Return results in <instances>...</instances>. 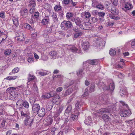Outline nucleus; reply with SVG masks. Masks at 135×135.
I'll return each instance as SVG.
<instances>
[{
	"label": "nucleus",
	"mask_w": 135,
	"mask_h": 135,
	"mask_svg": "<svg viewBox=\"0 0 135 135\" xmlns=\"http://www.w3.org/2000/svg\"><path fill=\"white\" fill-rule=\"evenodd\" d=\"M52 19L55 21H57V18L55 13H53L52 14Z\"/></svg>",
	"instance_id": "53"
},
{
	"label": "nucleus",
	"mask_w": 135,
	"mask_h": 135,
	"mask_svg": "<svg viewBox=\"0 0 135 135\" xmlns=\"http://www.w3.org/2000/svg\"><path fill=\"white\" fill-rule=\"evenodd\" d=\"M84 123L85 124L88 125H91L92 124L91 117L89 116L84 121Z\"/></svg>",
	"instance_id": "19"
},
{
	"label": "nucleus",
	"mask_w": 135,
	"mask_h": 135,
	"mask_svg": "<svg viewBox=\"0 0 135 135\" xmlns=\"http://www.w3.org/2000/svg\"><path fill=\"white\" fill-rule=\"evenodd\" d=\"M98 20L97 18L94 17H91L89 19V22L90 23H93L96 22Z\"/></svg>",
	"instance_id": "28"
},
{
	"label": "nucleus",
	"mask_w": 135,
	"mask_h": 135,
	"mask_svg": "<svg viewBox=\"0 0 135 135\" xmlns=\"http://www.w3.org/2000/svg\"><path fill=\"white\" fill-rule=\"evenodd\" d=\"M12 20L14 25L16 26L18 25V18L13 17L12 18Z\"/></svg>",
	"instance_id": "25"
},
{
	"label": "nucleus",
	"mask_w": 135,
	"mask_h": 135,
	"mask_svg": "<svg viewBox=\"0 0 135 135\" xmlns=\"http://www.w3.org/2000/svg\"><path fill=\"white\" fill-rule=\"evenodd\" d=\"M8 33L6 30H0V42L4 41L7 37Z\"/></svg>",
	"instance_id": "5"
},
{
	"label": "nucleus",
	"mask_w": 135,
	"mask_h": 135,
	"mask_svg": "<svg viewBox=\"0 0 135 135\" xmlns=\"http://www.w3.org/2000/svg\"><path fill=\"white\" fill-rule=\"evenodd\" d=\"M39 13L38 12H35L34 15L32 16L35 17V18H37L39 17Z\"/></svg>",
	"instance_id": "63"
},
{
	"label": "nucleus",
	"mask_w": 135,
	"mask_h": 135,
	"mask_svg": "<svg viewBox=\"0 0 135 135\" xmlns=\"http://www.w3.org/2000/svg\"><path fill=\"white\" fill-rule=\"evenodd\" d=\"M11 53V51L10 50H6L5 51L4 54L6 55H9Z\"/></svg>",
	"instance_id": "55"
},
{
	"label": "nucleus",
	"mask_w": 135,
	"mask_h": 135,
	"mask_svg": "<svg viewBox=\"0 0 135 135\" xmlns=\"http://www.w3.org/2000/svg\"><path fill=\"white\" fill-rule=\"evenodd\" d=\"M72 110V106L71 105H69L66 108L65 111V114H69L70 113Z\"/></svg>",
	"instance_id": "22"
},
{
	"label": "nucleus",
	"mask_w": 135,
	"mask_h": 135,
	"mask_svg": "<svg viewBox=\"0 0 135 135\" xmlns=\"http://www.w3.org/2000/svg\"><path fill=\"white\" fill-rule=\"evenodd\" d=\"M19 71V69L18 67L15 68L12 70V72L9 74V75H12L13 73H16L18 72Z\"/></svg>",
	"instance_id": "36"
},
{
	"label": "nucleus",
	"mask_w": 135,
	"mask_h": 135,
	"mask_svg": "<svg viewBox=\"0 0 135 135\" xmlns=\"http://www.w3.org/2000/svg\"><path fill=\"white\" fill-rule=\"evenodd\" d=\"M24 26L26 29L30 30L31 31L33 29L32 27L28 23H25Z\"/></svg>",
	"instance_id": "37"
},
{
	"label": "nucleus",
	"mask_w": 135,
	"mask_h": 135,
	"mask_svg": "<svg viewBox=\"0 0 135 135\" xmlns=\"http://www.w3.org/2000/svg\"><path fill=\"white\" fill-rule=\"evenodd\" d=\"M127 43H129L132 47L135 48V38L128 42Z\"/></svg>",
	"instance_id": "31"
},
{
	"label": "nucleus",
	"mask_w": 135,
	"mask_h": 135,
	"mask_svg": "<svg viewBox=\"0 0 135 135\" xmlns=\"http://www.w3.org/2000/svg\"><path fill=\"white\" fill-rule=\"evenodd\" d=\"M84 16L86 18H88L91 16V14L88 12H84Z\"/></svg>",
	"instance_id": "41"
},
{
	"label": "nucleus",
	"mask_w": 135,
	"mask_h": 135,
	"mask_svg": "<svg viewBox=\"0 0 135 135\" xmlns=\"http://www.w3.org/2000/svg\"><path fill=\"white\" fill-rule=\"evenodd\" d=\"M74 21L75 23L78 26H80L81 23V19L79 18L78 17L77 18L75 19H74Z\"/></svg>",
	"instance_id": "24"
},
{
	"label": "nucleus",
	"mask_w": 135,
	"mask_h": 135,
	"mask_svg": "<svg viewBox=\"0 0 135 135\" xmlns=\"http://www.w3.org/2000/svg\"><path fill=\"white\" fill-rule=\"evenodd\" d=\"M70 0H64L63 2L65 4H70Z\"/></svg>",
	"instance_id": "62"
},
{
	"label": "nucleus",
	"mask_w": 135,
	"mask_h": 135,
	"mask_svg": "<svg viewBox=\"0 0 135 135\" xmlns=\"http://www.w3.org/2000/svg\"><path fill=\"white\" fill-rule=\"evenodd\" d=\"M6 121L3 120L1 123V125L0 126V128L4 129V126Z\"/></svg>",
	"instance_id": "51"
},
{
	"label": "nucleus",
	"mask_w": 135,
	"mask_h": 135,
	"mask_svg": "<svg viewBox=\"0 0 135 135\" xmlns=\"http://www.w3.org/2000/svg\"><path fill=\"white\" fill-rule=\"evenodd\" d=\"M54 117L55 120L56 121V123H59V121L60 119L59 117Z\"/></svg>",
	"instance_id": "60"
},
{
	"label": "nucleus",
	"mask_w": 135,
	"mask_h": 135,
	"mask_svg": "<svg viewBox=\"0 0 135 135\" xmlns=\"http://www.w3.org/2000/svg\"><path fill=\"white\" fill-rule=\"evenodd\" d=\"M28 1L30 4L28 5V6L32 7L29 11L30 13H32L34 12L35 10L34 7L36 5L35 1V0H29Z\"/></svg>",
	"instance_id": "7"
},
{
	"label": "nucleus",
	"mask_w": 135,
	"mask_h": 135,
	"mask_svg": "<svg viewBox=\"0 0 135 135\" xmlns=\"http://www.w3.org/2000/svg\"><path fill=\"white\" fill-rule=\"evenodd\" d=\"M99 62V60H89L84 62L83 65L84 66L88 65L89 64H90L92 65H96Z\"/></svg>",
	"instance_id": "4"
},
{
	"label": "nucleus",
	"mask_w": 135,
	"mask_h": 135,
	"mask_svg": "<svg viewBox=\"0 0 135 135\" xmlns=\"http://www.w3.org/2000/svg\"><path fill=\"white\" fill-rule=\"evenodd\" d=\"M103 119L105 121H108L109 120L110 117L106 115H104L102 117Z\"/></svg>",
	"instance_id": "43"
},
{
	"label": "nucleus",
	"mask_w": 135,
	"mask_h": 135,
	"mask_svg": "<svg viewBox=\"0 0 135 135\" xmlns=\"http://www.w3.org/2000/svg\"><path fill=\"white\" fill-rule=\"evenodd\" d=\"M38 115L40 117H43L45 114V110L44 108L40 109L37 112Z\"/></svg>",
	"instance_id": "14"
},
{
	"label": "nucleus",
	"mask_w": 135,
	"mask_h": 135,
	"mask_svg": "<svg viewBox=\"0 0 135 135\" xmlns=\"http://www.w3.org/2000/svg\"><path fill=\"white\" fill-rule=\"evenodd\" d=\"M22 105L23 107L26 108H28L29 107V104L27 102L25 101L23 102L22 104Z\"/></svg>",
	"instance_id": "38"
},
{
	"label": "nucleus",
	"mask_w": 135,
	"mask_h": 135,
	"mask_svg": "<svg viewBox=\"0 0 135 135\" xmlns=\"http://www.w3.org/2000/svg\"><path fill=\"white\" fill-rule=\"evenodd\" d=\"M80 103L78 101H77L75 104V109L77 110H78L80 108Z\"/></svg>",
	"instance_id": "48"
},
{
	"label": "nucleus",
	"mask_w": 135,
	"mask_h": 135,
	"mask_svg": "<svg viewBox=\"0 0 135 135\" xmlns=\"http://www.w3.org/2000/svg\"><path fill=\"white\" fill-rule=\"evenodd\" d=\"M20 13L22 18H27L28 16V10L27 9L25 8L21 10L20 11Z\"/></svg>",
	"instance_id": "10"
},
{
	"label": "nucleus",
	"mask_w": 135,
	"mask_h": 135,
	"mask_svg": "<svg viewBox=\"0 0 135 135\" xmlns=\"http://www.w3.org/2000/svg\"><path fill=\"white\" fill-rule=\"evenodd\" d=\"M82 48L84 51L88 50L89 47V42L88 41H85L82 43Z\"/></svg>",
	"instance_id": "15"
},
{
	"label": "nucleus",
	"mask_w": 135,
	"mask_h": 135,
	"mask_svg": "<svg viewBox=\"0 0 135 135\" xmlns=\"http://www.w3.org/2000/svg\"><path fill=\"white\" fill-rule=\"evenodd\" d=\"M21 113L22 116L26 117H29L30 114L29 112L28 111L26 112L25 111L24 112L23 111H21Z\"/></svg>",
	"instance_id": "29"
},
{
	"label": "nucleus",
	"mask_w": 135,
	"mask_h": 135,
	"mask_svg": "<svg viewBox=\"0 0 135 135\" xmlns=\"http://www.w3.org/2000/svg\"><path fill=\"white\" fill-rule=\"evenodd\" d=\"M114 83L113 82L111 83L109 85V89L111 91L114 90Z\"/></svg>",
	"instance_id": "40"
},
{
	"label": "nucleus",
	"mask_w": 135,
	"mask_h": 135,
	"mask_svg": "<svg viewBox=\"0 0 135 135\" xmlns=\"http://www.w3.org/2000/svg\"><path fill=\"white\" fill-rule=\"evenodd\" d=\"M33 118L32 117L30 116L26 117L24 120V123L27 126L31 127L32 124Z\"/></svg>",
	"instance_id": "6"
},
{
	"label": "nucleus",
	"mask_w": 135,
	"mask_h": 135,
	"mask_svg": "<svg viewBox=\"0 0 135 135\" xmlns=\"http://www.w3.org/2000/svg\"><path fill=\"white\" fill-rule=\"evenodd\" d=\"M36 73L41 76L46 75L47 74V72L46 71H41L40 70H38L36 72Z\"/></svg>",
	"instance_id": "21"
},
{
	"label": "nucleus",
	"mask_w": 135,
	"mask_h": 135,
	"mask_svg": "<svg viewBox=\"0 0 135 135\" xmlns=\"http://www.w3.org/2000/svg\"><path fill=\"white\" fill-rule=\"evenodd\" d=\"M118 77L120 79H122L123 78L124 76L123 74L120 73H119L118 74Z\"/></svg>",
	"instance_id": "64"
},
{
	"label": "nucleus",
	"mask_w": 135,
	"mask_h": 135,
	"mask_svg": "<svg viewBox=\"0 0 135 135\" xmlns=\"http://www.w3.org/2000/svg\"><path fill=\"white\" fill-rule=\"evenodd\" d=\"M57 53L55 50H52L49 53V55L51 56L52 58L55 59L57 57Z\"/></svg>",
	"instance_id": "17"
},
{
	"label": "nucleus",
	"mask_w": 135,
	"mask_h": 135,
	"mask_svg": "<svg viewBox=\"0 0 135 135\" xmlns=\"http://www.w3.org/2000/svg\"><path fill=\"white\" fill-rule=\"evenodd\" d=\"M112 107L109 106L108 109L105 108H102L99 110L98 112L100 114H102L103 113H110L112 112L113 109L111 108Z\"/></svg>",
	"instance_id": "9"
},
{
	"label": "nucleus",
	"mask_w": 135,
	"mask_h": 135,
	"mask_svg": "<svg viewBox=\"0 0 135 135\" xmlns=\"http://www.w3.org/2000/svg\"><path fill=\"white\" fill-rule=\"evenodd\" d=\"M73 26L71 22L69 21H64L61 24V27L62 29L65 30V28H71Z\"/></svg>",
	"instance_id": "3"
},
{
	"label": "nucleus",
	"mask_w": 135,
	"mask_h": 135,
	"mask_svg": "<svg viewBox=\"0 0 135 135\" xmlns=\"http://www.w3.org/2000/svg\"><path fill=\"white\" fill-rule=\"evenodd\" d=\"M13 88H8L7 89V90L9 89V90H10V91H11V93L9 94V99L10 100L14 101L16 100L18 95V93L16 90L15 91H12Z\"/></svg>",
	"instance_id": "2"
},
{
	"label": "nucleus",
	"mask_w": 135,
	"mask_h": 135,
	"mask_svg": "<svg viewBox=\"0 0 135 135\" xmlns=\"http://www.w3.org/2000/svg\"><path fill=\"white\" fill-rule=\"evenodd\" d=\"M69 50L73 52H75L78 50V49L74 46H71Z\"/></svg>",
	"instance_id": "30"
},
{
	"label": "nucleus",
	"mask_w": 135,
	"mask_h": 135,
	"mask_svg": "<svg viewBox=\"0 0 135 135\" xmlns=\"http://www.w3.org/2000/svg\"><path fill=\"white\" fill-rule=\"evenodd\" d=\"M83 70L81 69H79L77 72V74L79 76L81 77H82V73Z\"/></svg>",
	"instance_id": "50"
},
{
	"label": "nucleus",
	"mask_w": 135,
	"mask_h": 135,
	"mask_svg": "<svg viewBox=\"0 0 135 135\" xmlns=\"http://www.w3.org/2000/svg\"><path fill=\"white\" fill-rule=\"evenodd\" d=\"M73 90L72 88H69L67 90L65 94V95H68L70 94L72 92Z\"/></svg>",
	"instance_id": "33"
},
{
	"label": "nucleus",
	"mask_w": 135,
	"mask_h": 135,
	"mask_svg": "<svg viewBox=\"0 0 135 135\" xmlns=\"http://www.w3.org/2000/svg\"><path fill=\"white\" fill-rule=\"evenodd\" d=\"M131 113V112L130 110H124L121 111L120 115L122 117H126L130 115Z\"/></svg>",
	"instance_id": "12"
},
{
	"label": "nucleus",
	"mask_w": 135,
	"mask_h": 135,
	"mask_svg": "<svg viewBox=\"0 0 135 135\" xmlns=\"http://www.w3.org/2000/svg\"><path fill=\"white\" fill-rule=\"evenodd\" d=\"M99 12L97 10H93L92 12V14L93 15H98Z\"/></svg>",
	"instance_id": "61"
},
{
	"label": "nucleus",
	"mask_w": 135,
	"mask_h": 135,
	"mask_svg": "<svg viewBox=\"0 0 135 135\" xmlns=\"http://www.w3.org/2000/svg\"><path fill=\"white\" fill-rule=\"evenodd\" d=\"M46 120H47V124L50 125L52 123L53 121V119L50 117H48L47 118Z\"/></svg>",
	"instance_id": "46"
},
{
	"label": "nucleus",
	"mask_w": 135,
	"mask_h": 135,
	"mask_svg": "<svg viewBox=\"0 0 135 135\" xmlns=\"http://www.w3.org/2000/svg\"><path fill=\"white\" fill-rule=\"evenodd\" d=\"M4 109L3 106V105H0V115H2L3 114Z\"/></svg>",
	"instance_id": "56"
},
{
	"label": "nucleus",
	"mask_w": 135,
	"mask_h": 135,
	"mask_svg": "<svg viewBox=\"0 0 135 135\" xmlns=\"http://www.w3.org/2000/svg\"><path fill=\"white\" fill-rule=\"evenodd\" d=\"M110 11L112 13L115 15H117L118 13V9H116L114 7L112 8Z\"/></svg>",
	"instance_id": "27"
},
{
	"label": "nucleus",
	"mask_w": 135,
	"mask_h": 135,
	"mask_svg": "<svg viewBox=\"0 0 135 135\" xmlns=\"http://www.w3.org/2000/svg\"><path fill=\"white\" fill-rule=\"evenodd\" d=\"M103 43L105 44V42L100 39V38H97L96 40L95 41L93 45L94 46L98 47L101 46H104L103 45Z\"/></svg>",
	"instance_id": "8"
},
{
	"label": "nucleus",
	"mask_w": 135,
	"mask_h": 135,
	"mask_svg": "<svg viewBox=\"0 0 135 135\" xmlns=\"http://www.w3.org/2000/svg\"><path fill=\"white\" fill-rule=\"evenodd\" d=\"M63 107L62 106H60L55 112L54 117H58L63 110Z\"/></svg>",
	"instance_id": "16"
},
{
	"label": "nucleus",
	"mask_w": 135,
	"mask_h": 135,
	"mask_svg": "<svg viewBox=\"0 0 135 135\" xmlns=\"http://www.w3.org/2000/svg\"><path fill=\"white\" fill-rule=\"evenodd\" d=\"M105 15V13L103 12H99L98 15L99 17H103Z\"/></svg>",
	"instance_id": "59"
},
{
	"label": "nucleus",
	"mask_w": 135,
	"mask_h": 135,
	"mask_svg": "<svg viewBox=\"0 0 135 135\" xmlns=\"http://www.w3.org/2000/svg\"><path fill=\"white\" fill-rule=\"evenodd\" d=\"M127 91L126 88H122L120 89V93L121 96H123L124 95H126Z\"/></svg>",
	"instance_id": "23"
},
{
	"label": "nucleus",
	"mask_w": 135,
	"mask_h": 135,
	"mask_svg": "<svg viewBox=\"0 0 135 135\" xmlns=\"http://www.w3.org/2000/svg\"><path fill=\"white\" fill-rule=\"evenodd\" d=\"M73 14L72 13H67L66 17L68 19H70L73 17Z\"/></svg>",
	"instance_id": "44"
},
{
	"label": "nucleus",
	"mask_w": 135,
	"mask_h": 135,
	"mask_svg": "<svg viewBox=\"0 0 135 135\" xmlns=\"http://www.w3.org/2000/svg\"><path fill=\"white\" fill-rule=\"evenodd\" d=\"M120 3L123 6H122L121 8L125 11L130 9L132 7V4H131L126 2L124 0H122Z\"/></svg>",
	"instance_id": "1"
},
{
	"label": "nucleus",
	"mask_w": 135,
	"mask_h": 135,
	"mask_svg": "<svg viewBox=\"0 0 135 135\" xmlns=\"http://www.w3.org/2000/svg\"><path fill=\"white\" fill-rule=\"evenodd\" d=\"M70 119L74 121L76 120L78 118V116L74 114H71L70 116Z\"/></svg>",
	"instance_id": "34"
},
{
	"label": "nucleus",
	"mask_w": 135,
	"mask_h": 135,
	"mask_svg": "<svg viewBox=\"0 0 135 135\" xmlns=\"http://www.w3.org/2000/svg\"><path fill=\"white\" fill-rule=\"evenodd\" d=\"M73 83V81H70V83H67L64 85V87L65 88H67L69 86L71 85Z\"/></svg>",
	"instance_id": "52"
},
{
	"label": "nucleus",
	"mask_w": 135,
	"mask_h": 135,
	"mask_svg": "<svg viewBox=\"0 0 135 135\" xmlns=\"http://www.w3.org/2000/svg\"><path fill=\"white\" fill-rule=\"evenodd\" d=\"M52 107V106L49 104H47L46 105V109L48 110H50Z\"/></svg>",
	"instance_id": "58"
},
{
	"label": "nucleus",
	"mask_w": 135,
	"mask_h": 135,
	"mask_svg": "<svg viewBox=\"0 0 135 135\" xmlns=\"http://www.w3.org/2000/svg\"><path fill=\"white\" fill-rule=\"evenodd\" d=\"M17 78V76H9L7 77L5 79L9 80H15Z\"/></svg>",
	"instance_id": "32"
},
{
	"label": "nucleus",
	"mask_w": 135,
	"mask_h": 135,
	"mask_svg": "<svg viewBox=\"0 0 135 135\" xmlns=\"http://www.w3.org/2000/svg\"><path fill=\"white\" fill-rule=\"evenodd\" d=\"M16 36L18 41H23L24 40V36L23 34L20 31L16 33Z\"/></svg>",
	"instance_id": "11"
},
{
	"label": "nucleus",
	"mask_w": 135,
	"mask_h": 135,
	"mask_svg": "<svg viewBox=\"0 0 135 135\" xmlns=\"http://www.w3.org/2000/svg\"><path fill=\"white\" fill-rule=\"evenodd\" d=\"M54 95H52L50 93L45 94L42 95V98L44 99H47L50 98L51 97H53Z\"/></svg>",
	"instance_id": "20"
},
{
	"label": "nucleus",
	"mask_w": 135,
	"mask_h": 135,
	"mask_svg": "<svg viewBox=\"0 0 135 135\" xmlns=\"http://www.w3.org/2000/svg\"><path fill=\"white\" fill-rule=\"evenodd\" d=\"M44 7L45 9H47L48 11H51V6L48 3L45 4L44 5Z\"/></svg>",
	"instance_id": "26"
},
{
	"label": "nucleus",
	"mask_w": 135,
	"mask_h": 135,
	"mask_svg": "<svg viewBox=\"0 0 135 135\" xmlns=\"http://www.w3.org/2000/svg\"><path fill=\"white\" fill-rule=\"evenodd\" d=\"M40 108L39 105L37 104H33L32 106V111L34 113L37 112Z\"/></svg>",
	"instance_id": "13"
},
{
	"label": "nucleus",
	"mask_w": 135,
	"mask_h": 135,
	"mask_svg": "<svg viewBox=\"0 0 135 135\" xmlns=\"http://www.w3.org/2000/svg\"><path fill=\"white\" fill-rule=\"evenodd\" d=\"M54 9L56 11H60L61 9V7L60 5H56L54 7Z\"/></svg>",
	"instance_id": "42"
},
{
	"label": "nucleus",
	"mask_w": 135,
	"mask_h": 135,
	"mask_svg": "<svg viewBox=\"0 0 135 135\" xmlns=\"http://www.w3.org/2000/svg\"><path fill=\"white\" fill-rule=\"evenodd\" d=\"M35 77L33 75H31L30 74H28V80L29 81L35 79Z\"/></svg>",
	"instance_id": "47"
},
{
	"label": "nucleus",
	"mask_w": 135,
	"mask_h": 135,
	"mask_svg": "<svg viewBox=\"0 0 135 135\" xmlns=\"http://www.w3.org/2000/svg\"><path fill=\"white\" fill-rule=\"evenodd\" d=\"M49 20V16H45L44 18L42 20L41 23L44 25H46L48 23Z\"/></svg>",
	"instance_id": "18"
},
{
	"label": "nucleus",
	"mask_w": 135,
	"mask_h": 135,
	"mask_svg": "<svg viewBox=\"0 0 135 135\" xmlns=\"http://www.w3.org/2000/svg\"><path fill=\"white\" fill-rule=\"evenodd\" d=\"M32 89L35 92H36L38 91V88L35 84H33Z\"/></svg>",
	"instance_id": "49"
},
{
	"label": "nucleus",
	"mask_w": 135,
	"mask_h": 135,
	"mask_svg": "<svg viewBox=\"0 0 135 135\" xmlns=\"http://www.w3.org/2000/svg\"><path fill=\"white\" fill-rule=\"evenodd\" d=\"M92 2V6L94 7H95L98 4V2L95 0H93Z\"/></svg>",
	"instance_id": "45"
},
{
	"label": "nucleus",
	"mask_w": 135,
	"mask_h": 135,
	"mask_svg": "<svg viewBox=\"0 0 135 135\" xmlns=\"http://www.w3.org/2000/svg\"><path fill=\"white\" fill-rule=\"evenodd\" d=\"M111 56L115 55L116 54L115 51L114 50H110L109 52Z\"/></svg>",
	"instance_id": "54"
},
{
	"label": "nucleus",
	"mask_w": 135,
	"mask_h": 135,
	"mask_svg": "<svg viewBox=\"0 0 135 135\" xmlns=\"http://www.w3.org/2000/svg\"><path fill=\"white\" fill-rule=\"evenodd\" d=\"M98 9L103 10L104 9L103 5L101 3H99L95 7Z\"/></svg>",
	"instance_id": "39"
},
{
	"label": "nucleus",
	"mask_w": 135,
	"mask_h": 135,
	"mask_svg": "<svg viewBox=\"0 0 135 135\" xmlns=\"http://www.w3.org/2000/svg\"><path fill=\"white\" fill-rule=\"evenodd\" d=\"M109 16L110 18L112 19H113L114 20H117L119 18V17H115V16L113 15L112 14H109Z\"/></svg>",
	"instance_id": "57"
},
{
	"label": "nucleus",
	"mask_w": 135,
	"mask_h": 135,
	"mask_svg": "<svg viewBox=\"0 0 135 135\" xmlns=\"http://www.w3.org/2000/svg\"><path fill=\"white\" fill-rule=\"evenodd\" d=\"M83 34L82 32H79L75 33L74 36V38H77L80 37V36H82Z\"/></svg>",
	"instance_id": "35"
}]
</instances>
